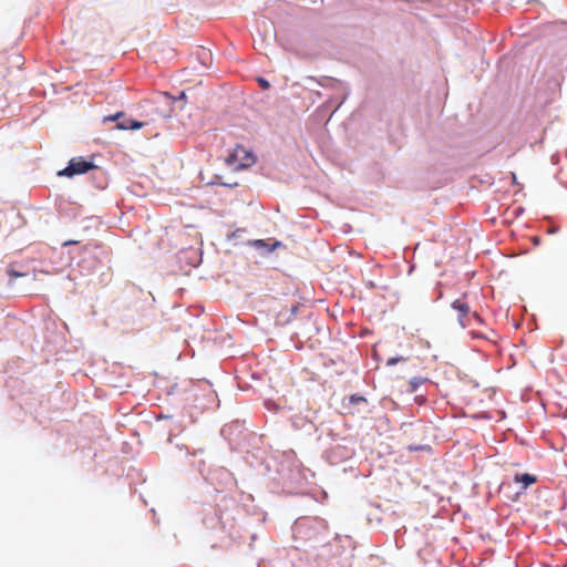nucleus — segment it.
I'll list each match as a JSON object with an SVG mask.
<instances>
[{"instance_id": "nucleus-1", "label": "nucleus", "mask_w": 567, "mask_h": 567, "mask_svg": "<svg viewBox=\"0 0 567 567\" xmlns=\"http://www.w3.org/2000/svg\"><path fill=\"white\" fill-rule=\"evenodd\" d=\"M94 167L92 162L85 161L83 158H72L69 162V165L64 168V171L60 172V175H65L68 177H72L78 174H84Z\"/></svg>"}, {"instance_id": "nucleus-2", "label": "nucleus", "mask_w": 567, "mask_h": 567, "mask_svg": "<svg viewBox=\"0 0 567 567\" xmlns=\"http://www.w3.org/2000/svg\"><path fill=\"white\" fill-rule=\"evenodd\" d=\"M233 161H238V167H248L255 163L252 154L248 153L244 147L237 146L231 154Z\"/></svg>"}, {"instance_id": "nucleus-3", "label": "nucleus", "mask_w": 567, "mask_h": 567, "mask_svg": "<svg viewBox=\"0 0 567 567\" xmlns=\"http://www.w3.org/2000/svg\"><path fill=\"white\" fill-rule=\"evenodd\" d=\"M452 307H453V309H455V310H457L460 312L458 321H460L461 326L462 327H466L467 322H465L464 319L470 313L468 305L464 300H462V299H456L452 303Z\"/></svg>"}, {"instance_id": "nucleus-4", "label": "nucleus", "mask_w": 567, "mask_h": 567, "mask_svg": "<svg viewBox=\"0 0 567 567\" xmlns=\"http://www.w3.org/2000/svg\"><path fill=\"white\" fill-rule=\"evenodd\" d=\"M514 482L522 484L523 488H527L528 486H530L532 484H534L536 482V476L528 474V473L516 474L514 476Z\"/></svg>"}, {"instance_id": "nucleus-5", "label": "nucleus", "mask_w": 567, "mask_h": 567, "mask_svg": "<svg viewBox=\"0 0 567 567\" xmlns=\"http://www.w3.org/2000/svg\"><path fill=\"white\" fill-rule=\"evenodd\" d=\"M127 127H128V130H140V128L144 127V123L136 121V120L128 118Z\"/></svg>"}, {"instance_id": "nucleus-6", "label": "nucleus", "mask_w": 567, "mask_h": 567, "mask_svg": "<svg viewBox=\"0 0 567 567\" xmlns=\"http://www.w3.org/2000/svg\"><path fill=\"white\" fill-rule=\"evenodd\" d=\"M123 116H124L123 112H117L115 114H112V115H109V116L104 117V122H114V121H117L118 118H121Z\"/></svg>"}, {"instance_id": "nucleus-7", "label": "nucleus", "mask_w": 567, "mask_h": 567, "mask_svg": "<svg viewBox=\"0 0 567 567\" xmlns=\"http://www.w3.org/2000/svg\"><path fill=\"white\" fill-rule=\"evenodd\" d=\"M257 82H258V84L260 85V87H261L262 90H267V89H269V87H270L269 82H268L266 79H264V78H258V79H257Z\"/></svg>"}, {"instance_id": "nucleus-8", "label": "nucleus", "mask_w": 567, "mask_h": 567, "mask_svg": "<svg viewBox=\"0 0 567 567\" xmlns=\"http://www.w3.org/2000/svg\"><path fill=\"white\" fill-rule=\"evenodd\" d=\"M365 399L361 395H357V394H353L350 396V402L351 403H354V404H358V403H361V402H364Z\"/></svg>"}, {"instance_id": "nucleus-9", "label": "nucleus", "mask_w": 567, "mask_h": 567, "mask_svg": "<svg viewBox=\"0 0 567 567\" xmlns=\"http://www.w3.org/2000/svg\"><path fill=\"white\" fill-rule=\"evenodd\" d=\"M127 125H128V118H126V120H124L122 122H118L116 124V128H118V130H128Z\"/></svg>"}, {"instance_id": "nucleus-10", "label": "nucleus", "mask_w": 567, "mask_h": 567, "mask_svg": "<svg viewBox=\"0 0 567 567\" xmlns=\"http://www.w3.org/2000/svg\"><path fill=\"white\" fill-rule=\"evenodd\" d=\"M252 245L256 247V248H264L267 246V244L262 240V239H257L252 243Z\"/></svg>"}, {"instance_id": "nucleus-11", "label": "nucleus", "mask_w": 567, "mask_h": 567, "mask_svg": "<svg viewBox=\"0 0 567 567\" xmlns=\"http://www.w3.org/2000/svg\"><path fill=\"white\" fill-rule=\"evenodd\" d=\"M10 276H11V277H20V276H22V275H21L20 272H18V271L11 270V271H10Z\"/></svg>"}, {"instance_id": "nucleus-12", "label": "nucleus", "mask_w": 567, "mask_h": 567, "mask_svg": "<svg viewBox=\"0 0 567 567\" xmlns=\"http://www.w3.org/2000/svg\"><path fill=\"white\" fill-rule=\"evenodd\" d=\"M512 179H513V183H516V175H515V173H512Z\"/></svg>"}, {"instance_id": "nucleus-13", "label": "nucleus", "mask_w": 567, "mask_h": 567, "mask_svg": "<svg viewBox=\"0 0 567 567\" xmlns=\"http://www.w3.org/2000/svg\"><path fill=\"white\" fill-rule=\"evenodd\" d=\"M276 246H279V243H276L270 250H272Z\"/></svg>"}]
</instances>
